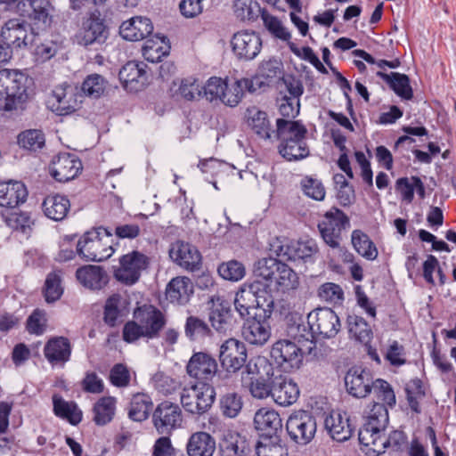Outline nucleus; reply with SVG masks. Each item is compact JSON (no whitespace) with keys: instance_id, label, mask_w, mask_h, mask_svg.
<instances>
[{"instance_id":"obj_21","label":"nucleus","mask_w":456,"mask_h":456,"mask_svg":"<svg viewBox=\"0 0 456 456\" xmlns=\"http://www.w3.org/2000/svg\"><path fill=\"white\" fill-rule=\"evenodd\" d=\"M270 379L273 382L272 398L277 404L289 406L297 401L300 390L295 381L281 374L276 375L275 373Z\"/></svg>"},{"instance_id":"obj_33","label":"nucleus","mask_w":456,"mask_h":456,"mask_svg":"<svg viewBox=\"0 0 456 456\" xmlns=\"http://www.w3.org/2000/svg\"><path fill=\"white\" fill-rule=\"evenodd\" d=\"M77 281L90 289H101L108 283L106 272L97 265H86L76 272Z\"/></svg>"},{"instance_id":"obj_12","label":"nucleus","mask_w":456,"mask_h":456,"mask_svg":"<svg viewBox=\"0 0 456 456\" xmlns=\"http://www.w3.org/2000/svg\"><path fill=\"white\" fill-rule=\"evenodd\" d=\"M308 325L314 334H318L323 338H334L340 330L341 324L337 314L330 308H317L308 316Z\"/></svg>"},{"instance_id":"obj_44","label":"nucleus","mask_w":456,"mask_h":456,"mask_svg":"<svg viewBox=\"0 0 456 456\" xmlns=\"http://www.w3.org/2000/svg\"><path fill=\"white\" fill-rule=\"evenodd\" d=\"M53 411L56 416L76 425L82 419V412L74 402H67L61 396H53Z\"/></svg>"},{"instance_id":"obj_7","label":"nucleus","mask_w":456,"mask_h":456,"mask_svg":"<svg viewBox=\"0 0 456 456\" xmlns=\"http://www.w3.org/2000/svg\"><path fill=\"white\" fill-rule=\"evenodd\" d=\"M286 428L294 442L299 444H306L314 437L316 432L315 418L307 411H295L289 417Z\"/></svg>"},{"instance_id":"obj_26","label":"nucleus","mask_w":456,"mask_h":456,"mask_svg":"<svg viewBox=\"0 0 456 456\" xmlns=\"http://www.w3.org/2000/svg\"><path fill=\"white\" fill-rule=\"evenodd\" d=\"M44 355L53 367H63L70 359L71 344L65 337H53L45 343Z\"/></svg>"},{"instance_id":"obj_48","label":"nucleus","mask_w":456,"mask_h":456,"mask_svg":"<svg viewBox=\"0 0 456 456\" xmlns=\"http://www.w3.org/2000/svg\"><path fill=\"white\" fill-rule=\"evenodd\" d=\"M257 456H288V449L280 436H263L256 445Z\"/></svg>"},{"instance_id":"obj_28","label":"nucleus","mask_w":456,"mask_h":456,"mask_svg":"<svg viewBox=\"0 0 456 456\" xmlns=\"http://www.w3.org/2000/svg\"><path fill=\"white\" fill-rule=\"evenodd\" d=\"M153 31L151 20L143 16H135L125 20L119 27L120 36L128 41H140Z\"/></svg>"},{"instance_id":"obj_8","label":"nucleus","mask_w":456,"mask_h":456,"mask_svg":"<svg viewBox=\"0 0 456 456\" xmlns=\"http://www.w3.org/2000/svg\"><path fill=\"white\" fill-rule=\"evenodd\" d=\"M108 37V29L101 12L94 10L82 21V25L75 36L78 45L87 46L93 44H102Z\"/></svg>"},{"instance_id":"obj_63","label":"nucleus","mask_w":456,"mask_h":456,"mask_svg":"<svg viewBox=\"0 0 456 456\" xmlns=\"http://www.w3.org/2000/svg\"><path fill=\"white\" fill-rule=\"evenodd\" d=\"M217 271L224 279L232 281L241 280L246 273L244 265L237 260L221 264Z\"/></svg>"},{"instance_id":"obj_3","label":"nucleus","mask_w":456,"mask_h":456,"mask_svg":"<svg viewBox=\"0 0 456 456\" xmlns=\"http://www.w3.org/2000/svg\"><path fill=\"white\" fill-rule=\"evenodd\" d=\"M262 286L260 281H255L244 285L236 293L234 306L240 317L250 318L254 316V313H264L265 316L272 315L274 302L270 295H265L261 289Z\"/></svg>"},{"instance_id":"obj_53","label":"nucleus","mask_w":456,"mask_h":456,"mask_svg":"<svg viewBox=\"0 0 456 456\" xmlns=\"http://www.w3.org/2000/svg\"><path fill=\"white\" fill-rule=\"evenodd\" d=\"M292 259L311 260L318 251L319 248L315 240L311 238L301 239L291 247Z\"/></svg>"},{"instance_id":"obj_58","label":"nucleus","mask_w":456,"mask_h":456,"mask_svg":"<svg viewBox=\"0 0 456 456\" xmlns=\"http://www.w3.org/2000/svg\"><path fill=\"white\" fill-rule=\"evenodd\" d=\"M243 406L242 398L237 393H228L220 400V409L224 416L235 418L240 412Z\"/></svg>"},{"instance_id":"obj_20","label":"nucleus","mask_w":456,"mask_h":456,"mask_svg":"<svg viewBox=\"0 0 456 456\" xmlns=\"http://www.w3.org/2000/svg\"><path fill=\"white\" fill-rule=\"evenodd\" d=\"M217 371V362L210 354L194 353L186 365L187 374L201 383L211 380Z\"/></svg>"},{"instance_id":"obj_43","label":"nucleus","mask_w":456,"mask_h":456,"mask_svg":"<svg viewBox=\"0 0 456 456\" xmlns=\"http://www.w3.org/2000/svg\"><path fill=\"white\" fill-rule=\"evenodd\" d=\"M247 118L248 126L261 138L270 139L272 137L273 131L271 129L267 114L265 111H262L256 107L248 108L247 110Z\"/></svg>"},{"instance_id":"obj_10","label":"nucleus","mask_w":456,"mask_h":456,"mask_svg":"<svg viewBox=\"0 0 456 456\" xmlns=\"http://www.w3.org/2000/svg\"><path fill=\"white\" fill-rule=\"evenodd\" d=\"M1 38L5 45L4 46L21 48L37 43L38 32H35L34 28H31V31L28 33L27 25L23 20L11 19L2 27Z\"/></svg>"},{"instance_id":"obj_42","label":"nucleus","mask_w":456,"mask_h":456,"mask_svg":"<svg viewBox=\"0 0 456 456\" xmlns=\"http://www.w3.org/2000/svg\"><path fill=\"white\" fill-rule=\"evenodd\" d=\"M372 391L374 397L378 401H373L368 416H370L375 405H382L387 411V407H394L396 403L395 392L391 385L384 379H378L374 381Z\"/></svg>"},{"instance_id":"obj_9","label":"nucleus","mask_w":456,"mask_h":456,"mask_svg":"<svg viewBox=\"0 0 456 456\" xmlns=\"http://www.w3.org/2000/svg\"><path fill=\"white\" fill-rule=\"evenodd\" d=\"M148 257L141 252L133 251L119 259V266L115 270V278L126 284L133 285L140 278L141 273L148 266Z\"/></svg>"},{"instance_id":"obj_35","label":"nucleus","mask_w":456,"mask_h":456,"mask_svg":"<svg viewBox=\"0 0 456 456\" xmlns=\"http://www.w3.org/2000/svg\"><path fill=\"white\" fill-rule=\"evenodd\" d=\"M42 208L48 218L53 221H61L70 209V202L64 195L53 194L44 200Z\"/></svg>"},{"instance_id":"obj_13","label":"nucleus","mask_w":456,"mask_h":456,"mask_svg":"<svg viewBox=\"0 0 456 456\" xmlns=\"http://www.w3.org/2000/svg\"><path fill=\"white\" fill-rule=\"evenodd\" d=\"M16 7L21 16L30 20L34 29L45 30L51 23V4L47 0H21Z\"/></svg>"},{"instance_id":"obj_18","label":"nucleus","mask_w":456,"mask_h":456,"mask_svg":"<svg viewBox=\"0 0 456 456\" xmlns=\"http://www.w3.org/2000/svg\"><path fill=\"white\" fill-rule=\"evenodd\" d=\"M169 256L176 265L187 271L199 270L201 265V255L198 248L183 240H176L171 244Z\"/></svg>"},{"instance_id":"obj_59","label":"nucleus","mask_w":456,"mask_h":456,"mask_svg":"<svg viewBox=\"0 0 456 456\" xmlns=\"http://www.w3.org/2000/svg\"><path fill=\"white\" fill-rule=\"evenodd\" d=\"M245 372L251 376H266L269 379L274 373L273 365L265 357L249 360L242 373Z\"/></svg>"},{"instance_id":"obj_29","label":"nucleus","mask_w":456,"mask_h":456,"mask_svg":"<svg viewBox=\"0 0 456 456\" xmlns=\"http://www.w3.org/2000/svg\"><path fill=\"white\" fill-rule=\"evenodd\" d=\"M28 197L25 184L18 181L0 183V207L14 208L24 203Z\"/></svg>"},{"instance_id":"obj_31","label":"nucleus","mask_w":456,"mask_h":456,"mask_svg":"<svg viewBox=\"0 0 456 456\" xmlns=\"http://www.w3.org/2000/svg\"><path fill=\"white\" fill-rule=\"evenodd\" d=\"M324 426L333 440L344 442L352 436L349 419L339 411H331L324 420Z\"/></svg>"},{"instance_id":"obj_54","label":"nucleus","mask_w":456,"mask_h":456,"mask_svg":"<svg viewBox=\"0 0 456 456\" xmlns=\"http://www.w3.org/2000/svg\"><path fill=\"white\" fill-rule=\"evenodd\" d=\"M107 86V81L99 74H91L83 81L81 90L88 97L97 99L101 97Z\"/></svg>"},{"instance_id":"obj_56","label":"nucleus","mask_w":456,"mask_h":456,"mask_svg":"<svg viewBox=\"0 0 456 456\" xmlns=\"http://www.w3.org/2000/svg\"><path fill=\"white\" fill-rule=\"evenodd\" d=\"M63 293L61 274L59 272L50 273L45 282L44 295L47 303L58 300Z\"/></svg>"},{"instance_id":"obj_22","label":"nucleus","mask_w":456,"mask_h":456,"mask_svg":"<svg viewBox=\"0 0 456 456\" xmlns=\"http://www.w3.org/2000/svg\"><path fill=\"white\" fill-rule=\"evenodd\" d=\"M50 170L56 181L65 183L78 175L82 170V163L73 154L61 153L53 159Z\"/></svg>"},{"instance_id":"obj_23","label":"nucleus","mask_w":456,"mask_h":456,"mask_svg":"<svg viewBox=\"0 0 456 456\" xmlns=\"http://www.w3.org/2000/svg\"><path fill=\"white\" fill-rule=\"evenodd\" d=\"M373 383L371 373L359 367L349 369L345 377L347 392L357 398H364L370 394Z\"/></svg>"},{"instance_id":"obj_40","label":"nucleus","mask_w":456,"mask_h":456,"mask_svg":"<svg viewBox=\"0 0 456 456\" xmlns=\"http://www.w3.org/2000/svg\"><path fill=\"white\" fill-rule=\"evenodd\" d=\"M52 109L60 116L69 115L74 112L77 107V102L73 93L66 88H56L53 92L51 99Z\"/></svg>"},{"instance_id":"obj_46","label":"nucleus","mask_w":456,"mask_h":456,"mask_svg":"<svg viewBox=\"0 0 456 456\" xmlns=\"http://www.w3.org/2000/svg\"><path fill=\"white\" fill-rule=\"evenodd\" d=\"M272 284L276 289L285 292L297 287L298 277L288 265L281 262L279 271L274 273Z\"/></svg>"},{"instance_id":"obj_1","label":"nucleus","mask_w":456,"mask_h":456,"mask_svg":"<svg viewBox=\"0 0 456 456\" xmlns=\"http://www.w3.org/2000/svg\"><path fill=\"white\" fill-rule=\"evenodd\" d=\"M388 423V411L382 405H375L370 416H367L366 421L359 430V442L378 456L385 452L386 448L395 449L405 442L403 432L395 430L389 436H385V429Z\"/></svg>"},{"instance_id":"obj_32","label":"nucleus","mask_w":456,"mask_h":456,"mask_svg":"<svg viewBox=\"0 0 456 456\" xmlns=\"http://www.w3.org/2000/svg\"><path fill=\"white\" fill-rule=\"evenodd\" d=\"M193 293V284L188 277L173 278L167 286L166 297L173 304L184 305Z\"/></svg>"},{"instance_id":"obj_45","label":"nucleus","mask_w":456,"mask_h":456,"mask_svg":"<svg viewBox=\"0 0 456 456\" xmlns=\"http://www.w3.org/2000/svg\"><path fill=\"white\" fill-rule=\"evenodd\" d=\"M154 37L155 39H148L142 49V56L150 62L160 61L161 58L168 53L169 49L165 37L156 35Z\"/></svg>"},{"instance_id":"obj_4","label":"nucleus","mask_w":456,"mask_h":456,"mask_svg":"<svg viewBox=\"0 0 456 456\" xmlns=\"http://www.w3.org/2000/svg\"><path fill=\"white\" fill-rule=\"evenodd\" d=\"M77 251L86 261H104L114 253L112 233L102 227L88 231L78 240Z\"/></svg>"},{"instance_id":"obj_64","label":"nucleus","mask_w":456,"mask_h":456,"mask_svg":"<svg viewBox=\"0 0 456 456\" xmlns=\"http://www.w3.org/2000/svg\"><path fill=\"white\" fill-rule=\"evenodd\" d=\"M121 297L114 294L110 297L104 306V322L114 327L120 317Z\"/></svg>"},{"instance_id":"obj_34","label":"nucleus","mask_w":456,"mask_h":456,"mask_svg":"<svg viewBox=\"0 0 456 456\" xmlns=\"http://www.w3.org/2000/svg\"><path fill=\"white\" fill-rule=\"evenodd\" d=\"M273 133L279 142H281L293 139H306L307 129L299 120L278 118L276 120V130Z\"/></svg>"},{"instance_id":"obj_61","label":"nucleus","mask_w":456,"mask_h":456,"mask_svg":"<svg viewBox=\"0 0 456 456\" xmlns=\"http://www.w3.org/2000/svg\"><path fill=\"white\" fill-rule=\"evenodd\" d=\"M249 391L253 397L265 399L273 395V382L266 376L250 378Z\"/></svg>"},{"instance_id":"obj_38","label":"nucleus","mask_w":456,"mask_h":456,"mask_svg":"<svg viewBox=\"0 0 456 456\" xmlns=\"http://www.w3.org/2000/svg\"><path fill=\"white\" fill-rule=\"evenodd\" d=\"M279 153L288 161H297L310 155L306 139L281 141L278 146Z\"/></svg>"},{"instance_id":"obj_17","label":"nucleus","mask_w":456,"mask_h":456,"mask_svg":"<svg viewBox=\"0 0 456 456\" xmlns=\"http://www.w3.org/2000/svg\"><path fill=\"white\" fill-rule=\"evenodd\" d=\"M231 44L234 54L245 61L256 58L262 49L261 37L254 31L242 30L235 33Z\"/></svg>"},{"instance_id":"obj_15","label":"nucleus","mask_w":456,"mask_h":456,"mask_svg":"<svg viewBox=\"0 0 456 456\" xmlns=\"http://www.w3.org/2000/svg\"><path fill=\"white\" fill-rule=\"evenodd\" d=\"M152 419L159 434H169L181 426L183 421L182 411L176 403L165 401L157 406Z\"/></svg>"},{"instance_id":"obj_55","label":"nucleus","mask_w":456,"mask_h":456,"mask_svg":"<svg viewBox=\"0 0 456 456\" xmlns=\"http://www.w3.org/2000/svg\"><path fill=\"white\" fill-rule=\"evenodd\" d=\"M177 94L186 101H194L202 95L201 82L193 77L181 80Z\"/></svg>"},{"instance_id":"obj_16","label":"nucleus","mask_w":456,"mask_h":456,"mask_svg":"<svg viewBox=\"0 0 456 456\" xmlns=\"http://www.w3.org/2000/svg\"><path fill=\"white\" fill-rule=\"evenodd\" d=\"M247 356L244 343L236 338H229L220 346L219 360L228 372L240 370L246 363Z\"/></svg>"},{"instance_id":"obj_41","label":"nucleus","mask_w":456,"mask_h":456,"mask_svg":"<svg viewBox=\"0 0 456 456\" xmlns=\"http://www.w3.org/2000/svg\"><path fill=\"white\" fill-rule=\"evenodd\" d=\"M377 76L386 81L391 89L403 99L411 100L413 96L408 76L397 72L389 74L378 71Z\"/></svg>"},{"instance_id":"obj_50","label":"nucleus","mask_w":456,"mask_h":456,"mask_svg":"<svg viewBox=\"0 0 456 456\" xmlns=\"http://www.w3.org/2000/svg\"><path fill=\"white\" fill-rule=\"evenodd\" d=\"M18 144L24 150L37 151L45 144V134L39 129H28L19 134Z\"/></svg>"},{"instance_id":"obj_37","label":"nucleus","mask_w":456,"mask_h":456,"mask_svg":"<svg viewBox=\"0 0 456 456\" xmlns=\"http://www.w3.org/2000/svg\"><path fill=\"white\" fill-rule=\"evenodd\" d=\"M209 304L208 318L212 327L219 332L224 331L231 317L230 304L219 297H212Z\"/></svg>"},{"instance_id":"obj_52","label":"nucleus","mask_w":456,"mask_h":456,"mask_svg":"<svg viewBox=\"0 0 456 456\" xmlns=\"http://www.w3.org/2000/svg\"><path fill=\"white\" fill-rule=\"evenodd\" d=\"M184 330L191 340H200L212 334L208 323L200 317L193 315L186 319Z\"/></svg>"},{"instance_id":"obj_49","label":"nucleus","mask_w":456,"mask_h":456,"mask_svg":"<svg viewBox=\"0 0 456 456\" xmlns=\"http://www.w3.org/2000/svg\"><path fill=\"white\" fill-rule=\"evenodd\" d=\"M152 402L149 395L136 394L131 400L128 416L134 421H142L148 418Z\"/></svg>"},{"instance_id":"obj_2","label":"nucleus","mask_w":456,"mask_h":456,"mask_svg":"<svg viewBox=\"0 0 456 456\" xmlns=\"http://www.w3.org/2000/svg\"><path fill=\"white\" fill-rule=\"evenodd\" d=\"M31 78L19 69H0V110H23L29 100Z\"/></svg>"},{"instance_id":"obj_25","label":"nucleus","mask_w":456,"mask_h":456,"mask_svg":"<svg viewBox=\"0 0 456 456\" xmlns=\"http://www.w3.org/2000/svg\"><path fill=\"white\" fill-rule=\"evenodd\" d=\"M146 64L131 61L126 62L119 71V79L123 86L131 92L142 90L146 84Z\"/></svg>"},{"instance_id":"obj_60","label":"nucleus","mask_w":456,"mask_h":456,"mask_svg":"<svg viewBox=\"0 0 456 456\" xmlns=\"http://www.w3.org/2000/svg\"><path fill=\"white\" fill-rule=\"evenodd\" d=\"M300 185L304 194L308 198L318 201L324 200L326 191L320 180L312 176H305L301 180Z\"/></svg>"},{"instance_id":"obj_51","label":"nucleus","mask_w":456,"mask_h":456,"mask_svg":"<svg viewBox=\"0 0 456 456\" xmlns=\"http://www.w3.org/2000/svg\"><path fill=\"white\" fill-rule=\"evenodd\" d=\"M349 334L362 343H368L371 338V330L367 322L360 316L349 315L347 318Z\"/></svg>"},{"instance_id":"obj_30","label":"nucleus","mask_w":456,"mask_h":456,"mask_svg":"<svg viewBox=\"0 0 456 456\" xmlns=\"http://www.w3.org/2000/svg\"><path fill=\"white\" fill-rule=\"evenodd\" d=\"M216 449L215 438L205 431L191 434L186 444L188 456H213Z\"/></svg>"},{"instance_id":"obj_24","label":"nucleus","mask_w":456,"mask_h":456,"mask_svg":"<svg viewBox=\"0 0 456 456\" xmlns=\"http://www.w3.org/2000/svg\"><path fill=\"white\" fill-rule=\"evenodd\" d=\"M134 316L142 323L144 336L149 338L157 337L166 325L165 315L152 305L138 308Z\"/></svg>"},{"instance_id":"obj_5","label":"nucleus","mask_w":456,"mask_h":456,"mask_svg":"<svg viewBox=\"0 0 456 456\" xmlns=\"http://www.w3.org/2000/svg\"><path fill=\"white\" fill-rule=\"evenodd\" d=\"M214 387L207 383L193 384L183 388L180 402L184 411L191 415L206 413L215 400Z\"/></svg>"},{"instance_id":"obj_47","label":"nucleus","mask_w":456,"mask_h":456,"mask_svg":"<svg viewBox=\"0 0 456 456\" xmlns=\"http://www.w3.org/2000/svg\"><path fill=\"white\" fill-rule=\"evenodd\" d=\"M352 244L359 255L367 260H374L378 256V249L370 237L361 230H354L351 236Z\"/></svg>"},{"instance_id":"obj_11","label":"nucleus","mask_w":456,"mask_h":456,"mask_svg":"<svg viewBox=\"0 0 456 456\" xmlns=\"http://www.w3.org/2000/svg\"><path fill=\"white\" fill-rule=\"evenodd\" d=\"M271 357L285 371L299 369L303 362V351L289 339L276 341L271 349Z\"/></svg>"},{"instance_id":"obj_36","label":"nucleus","mask_w":456,"mask_h":456,"mask_svg":"<svg viewBox=\"0 0 456 456\" xmlns=\"http://www.w3.org/2000/svg\"><path fill=\"white\" fill-rule=\"evenodd\" d=\"M222 456H245L249 451L247 439L237 432L228 431L219 443Z\"/></svg>"},{"instance_id":"obj_19","label":"nucleus","mask_w":456,"mask_h":456,"mask_svg":"<svg viewBox=\"0 0 456 456\" xmlns=\"http://www.w3.org/2000/svg\"><path fill=\"white\" fill-rule=\"evenodd\" d=\"M265 85V83L259 77L241 78L230 85L225 82L221 102L227 106L235 107L240 103L246 91L255 93Z\"/></svg>"},{"instance_id":"obj_62","label":"nucleus","mask_w":456,"mask_h":456,"mask_svg":"<svg viewBox=\"0 0 456 456\" xmlns=\"http://www.w3.org/2000/svg\"><path fill=\"white\" fill-rule=\"evenodd\" d=\"M405 392L411 409L417 413L420 412L419 401L425 395V392L422 388V382L418 379L411 380L406 385Z\"/></svg>"},{"instance_id":"obj_39","label":"nucleus","mask_w":456,"mask_h":456,"mask_svg":"<svg viewBox=\"0 0 456 456\" xmlns=\"http://www.w3.org/2000/svg\"><path fill=\"white\" fill-rule=\"evenodd\" d=\"M117 399L113 396H102L96 401L93 407V421L97 426L110 423L116 413Z\"/></svg>"},{"instance_id":"obj_27","label":"nucleus","mask_w":456,"mask_h":456,"mask_svg":"<svg viewBox=\"0 0 456 456\" xmlns=\"http://www.w3.org/2000/svg\"><path fill=\"white\" fill-rule=\"evenodd\" d=\"M254 425L260 433V437L279 436L278 433L282 428V421L279 413L267 408H261L255 413Z\"/></svg>"},{"instance_id":"obj_6","label":"nucleus","mask_w":456,"mask_h":456,"mask_svg":"<svg viewBox=\"0 0 456 456\" xmlns=\"http://www.w3.org/2000/svg\"><path fill=\"white\" fill-rule=\"evenodd\" d=\"M350 225L348 216L338 208L327 211L318 224V229L324 242L332 248L340 246L341 232Z\"/></svg>"},{"instance_id":"obj_14","label":"nucleus","mask_w":456,"mask_h":456,"mask_svg":"<svg viewBox=\"0 0 456 456\" xmlns=\"http://www.w3.org/2000/svg\"><path fill=\"white\" fill-rule=\"evenodd\" d=\"M265 314L254 313V316L247 318L242 326V337L250 345L261 346L268 342L272 330Z\"/></svg>"},{"instance_id":"obj_57","label":"nucleus","mask_w":456,"mask_h":456,"mask_svg":"<svg viewBox=\"0 0 456 456\" xmlns=\"http://www.w3.org/2000/svg\"><path fill=\"white\" fill-rule=\"evenodd\" d=\"M280 264L281 261L273 257L261 258L255 265L254 273L256 277L269 281V285H272L273 278L276 271H279Z\"/></svg>"}]
</instances>
